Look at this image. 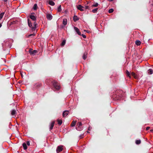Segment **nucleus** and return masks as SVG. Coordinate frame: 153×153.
<instances>
[{
    "mask_svg": "<svg viewBox=\"0 0 153 153\" xmlns=\"http://www.w3.org/2000/svg\"><path fill=\"white\" fill-rule=\"evenodd\" d=\"M30 18L33 21V24L31 22L29 19H28V24L29 26L31 28L32 31H34L36 28L37 24L35 22L36 20V17L35 16L32 15L30 16Z\"/></svg>",
    "mask_w": 153,
    "mask_h": 153,
    "instance_id": "obj_1",
    "label": "nucleus"
},
{
    "mask_svg": "<svg viewBox=\"0 0 153 153\" xmlns=\"http://www.w3.org/2000/svg\"><path fill=\"white\" fill-rule=\"evenodd\" d=\"M53 85L55 88L56 90H59L60 88V87L59 84L56 82L54 81L53 82Z\"/></svg>",
    "mask_w": 153,
    "mask_h": 153,
    "instance_id": "obj_2",
    "label": "nucleus"
},
{
    "mask_svg": "<svg viewBox=\"0 0 153 153\" xmlns=\"http://www.w3.org/2000/svg\"><path fill=\"white\" fill-rule=\"evenodd\" d=\"M63 146H60L58 147L56 149V152L57 153H59L62 151L63 149Z\"/></svg>",
    "mask_w": 153,
    "mask_h": 153,
    "instance_id": "obj_3",
    "label": "nucleus"
},
{
    "mask_svg": "<svg viewBox=\"0 0 153 153\" xmlns=\"http://www.w3.org/2000/svg\"><path fill=\"white\" fill-rule=\"evenodd\" d=\"M77 8L78 9L80 10L81 11H83L84 10V7L81 6L80 5H78L77 7Z\"/></svg>",
    "mask_w": 153,
    "mask_h": 153,
    "instance_id": "obj_4",
    "label": "nucleus"
},
{
    "mask_svg": "<svg viewBox=\"0 0 153 153\" xmlns=\"http://www.w3.org/2000/svg\"><path fill=\"white\" fill-rule=\"evenodd\" d=\"M74 29L77 33L79 35H81V32L79 31V29L76 27H74Z\"/></svg>",
    "mask_w": 153,
    "mask_h": 153,
    "instance_id": "obj_5",
    "label": "nucleus"
},
{
    "mask_svg": "<svg viewBox=\"0 0 153 153\" xmlns=\"http://www.w3.org/2000/svg\"><path fill=\"white\" fill-rule=\"evenodd\" d=\"M82 125V123L81 122H79L78 123L77 126L78 128H77V130H80L82 129V128H80V126Z\"/></svg>",
    "mask_w": 153,
    "mask_h": 153,
    "instance_id": "obj_6",
    "label": "nucleus"
},
{
    "mask_svg": "<svg viewBox=\"0 0 153 153\" xmlns=\"http://www.w3.org/2000/svg\"><path fill=\"white\" fill-rule=\"evenodd\" d=\"M69 112L68 111H65L63 113V117H66L69 114Z\"/></svg>",
    "mask_w": 153,
    "mask_h": 153,
    "instance_id": "obj_7",
    "label": "nucleus"
},
{
    "mask_svg": "<svg viewBox=\"0 0 153 153\" xmlns=\"http://www.w3.org/2000/svg\"><path fill=\"white\" fill-rule=\"evenodd\" d=\"M47 18L48 19L51 20L52 19V16L51 14H47Z\"/></svg>",
    "mask_w": 153,
    "mask_h": 153,
    "instance_id": "obj_8",
    "label": "nucleus"
},
{
    "mask_svg": "<svg viewBox=\"0 0 153 153\" xmlns=\"http://www.w3.org/2000/svg\"><path fill=\"white\" fill-rule=\"evenodd\" d=\"M54 123H55V122L54 121L52 122V123H51V124L50 125V130H52L53 129V126H54Z\"/></svg>",
    "mask_w": 153,
    "mask_h": 153,
    "instance_id": "obj_9",
    "label": "nucleus"
},
{
    "mask_svg": "<svg viewBox=\"0 0 153 153\" xmlns=\"http://www.w3.org/2000/svg\"><path fill=\"white\" fill-rule=\"evenodd\" d=\"M67 21L66 19H64L63 20V24L64 25H65L67 24Z\"/></svg>",
    "mask_w": 153,
    "mask_h": 153,
    "instance_id": "obj_10",
    "label": "nucleus"
},
{
    "mask_svg": "<svg viewBox=\"0 0 153 153\" xmlns=\"http://www.w3.org/2000/svg\"><path fill=\"white\" fill-rule=\"evenodd\" d=\"M87 53H85L82 56L83 59L84 60H85L87 57Z\"/></svg>",
    "mask_w": 153,
    "mask_h": 153,
    "instance_id": "obj_11",
    "label": "nucleus"
},
{
    "mask_svg": "<svg viewBox=\"0 0 153 153\" xmlns=\"http://www.w3.org/2000/svg\"><path fill=\"white\" fill-rule=\"evenodd\" d=\"M76 121H73L71 123V126L72 127H73L75 126Z\"/></svg>",
    "mask_w": 153,
    "mask_h": 153,
    "instance_id": "obj_12",
    "label": "nucleus"
},
{
    "mask_svg": "<svg viewBox=\"0 0 153 153\" xmlns=\"http://www.w3.org/2000/svg\"><path fill=\"white\" fill-rule=\"evenodd\" d=\"M16 111L14 109H13L11 111V114L12 115H14L16 114Z\"/></svg>",
    "mask_w": 153,
    "mask_h": 153,
    "instance_id": "obj_13",
    "label": "nucleus"
},
{
    "mask_svg": "<svg viewBox=\"0 0 153 153\" xmlns=\"http://www.w3.org/2000/svg\"><path fill=\"white\" fill-rule=\"evenodd\" d=\"M22 146H23L24 149L25 150L26 149H27V145L25 143H24L22 144Z\"/></svg>",
    "mask_w": 153,
    "mask_h": 153,
    "instance_id": "obj_14",
    "label": "nucleus"
},
{
    "mask_svg": "<svg viewBox=\"0 0 153 153\" xmlns=\"http://www.w3.org/2000/svg\"><path fill=\"white\" fill-rule=\"evenodd\" d=\"M49 4L53 6L55 4L52 1H50L49 2Z\"/></svg>",
    "mask_w": 153,
    "mask_h": 153,
    "instance_id": "obj_15",
    "label": "nucleus"
},
{
    "mask_svg": "<svg viewBox=\"0 0 153 153\" xmlns=\"http://www.w3.org/2000/svg\"><path fill=\"white\" fill-rule=\"evenodd\" d=\"M57 121L58 122V123L59 125H60L62 124V120H57Z\"/></svg>",
    "mask_w": 153,
    "mask_h": 153,
    "instance_id": "obj_16",
    "label": "nucleus"
},
{
    "mask_svg": "<svg viewBox=\"0 0 153 153\" xmlns=\"http://www.w3.org/2000/svg\"><path fill=\"white\" fill-rule=\"evenodd\" d=\"M135 44L137 45H139L141 44V42L139 40H137L135 42Z\"/></svg>",
    "mask_w": 153,
    "mask_h": 153,
    "instance_id": "obj_17",
    "label": "nucleus"
},
{
    "mask_svg": "<svg viewBox=\"0 0 153 153\" xmlns=\"http://www.w3.org/2000/svg\"><path fill=\"white\" fill-rule=\"evenodd\" d=\"M148 73L150 74H153V70L151 69H150L148 70Z\"/></svg>",
    "mask_w": 153,
    "mask_h": 153,
    "instance_id": "obj_18",
    "label": "nucleus"
},
{
    "mask_svg": "<svg viewBox=\"0 0 153 153\" xmlns=\"http://www.w3.org/2000/svg\"><path fill=\"white\" fill-rule=\"evenodd\" d=\"M79 20L78 18L76 16H74V20L75 22H76Z\"/></svg>",
    "mask_w": 153,
    "mask_h": 153,
    "instance_id": "obj_19",
    "label": "nucleus"
},
{
    "mask_svg": "<svg viewBox=\"0 0 153 153\" xmlns=\"http://www.w3.org/2000/svg\"><path fill=\"white\" fill-rule=\"evenodd\" d=\"M98 4L97 2H94L92 5L93 7H97L98 6Z\"/></svg>",
    "mask_w": 153,
    "mask_h": 153,
    "instance_id": "obj_20",
    "label": "nucleus"
},
{
    "mask_svg": "<svg viewBox=\"0 0 153 153\" xmlns=\"http://www.w3.org/2000/svg\"><path fill=\"white\" fill-rule=\"evenodd\" d=\"M57 10L58 12H61L62 11L61 5H60L58 7Z\"/></svg>",
    "mask_w": 153,
    "mask_h": 153,
    "instance_id": "obj_21",
    "label": "nucleus"
},
{
    "mask_svg": "<svg viewBox=\"0 0 153 153\" xmlns=\"http://www.w3.org/2000/svg\"><path fill=\"white\" fill-rule=\"evenodd\" d=\"M141 143V141L140 140H136L135 143L137 144H139Z\"/></svg>",
    "mask_w": 153,
    "mask_h": 153,
    "instance_id": "obj_22",
    "label": "nucleus"
},
{
    "mask_svg": "<svg viewBox=\"0 0 153 153\" xmlns=\"http://www.w3.org/2000/svg\"><path fill=\"white\" fill-rule=\"evenodd\" d=\"M98 10V8H95L94 9L92 10V12L94 13H97Z\"/></svg>",
    "mask_w": 153,
    "mask_h": 153,
    "instance_id": "obj_23",
    "label": "nucleus"
},
{
    "mask_svg": "<svg viewBox=\"0 0 153 153\" xmlns=\"http://www.w3.org/2000/svg\"><path fill=\"white\" fill-rule=\"evenodd\" d=\"M4 13L3 12L1 13V14H0V20L2 18Z\"/></svg>",
    "mask_w": 153,
    "mask_h": 153,
    "instance_id": "obj_24",
    "label": "nucleus"
},
{
    "mask_svg": "<svg viewBox=\"0 0 153 153\" xmlns=\"http://www.w3.org/2000/svg\"><path fill=\"white\" fill-rule=\"evenodd\" d=\"M131 75L133 77H134V78H137V76H136V75L133 72H132L131 73Z\"/></svg>",
    "mask_w": 153,
    "mask_h": 153,
    "instance_id": "obj_25",
    "label": "nucleus"
},
{
    "mask_svg": "<svg viewBox=\"0 0 153 153\" xmlns=\"http://www.w3.org/2000/svg\"><path fill=\"white\" fill-rule=\"evenodd\" d=\"M126 74H127V76H128L129 77V78H130V73L128 71H126Z\"/></svg>",
    "mask_w": 153,
    "mask_h": 153,
    "instance_id": "obj_26",
    "label": "nucleus"
},
{
    "mask_svg": "<svg viewBox=\"0 0 153 153\" xmlns=\"http://www.w3.org/2000/svg\"><path fill=\"white\" fill-rule=\"evenodd\" d=\"M37 5L36 4H35L33 7V9L34 10H36L37 9Z\"/></svg>",
    "mask_w": 153,
    "mask_h": 153,
    "instance_id": "obj_27",
    "label": "nucleus"
},
{
    "mask_svg": "<svg viewBox=\"0 0 153 153\" xmlns=\"http://www.w3.org/2000/svg\"><path fill=\"white\" fill-rule=\"evenodd\" d=\"M36 51L34 50L31 52H30L31 54H34L36 53Z\"/></svg>",
    "mask_w": 153,
    "mask_h": 153,
    "instance_id": "obj_28",
    "label": "nucleus"
},
{
    "mask_svg": "<svg viewBox=\"0 0 153 153\" xmlns=\"http://www.w3.org/2000/svg\"><path fill=\"white\" fill-rule=\"evenodd\" d=\"M65 40H63L61 43V45L62 46H63L65 44Z\"/></svg>",
    "mask_w": 153,
    "mask_h": 153,
    "instance_id": "obj_29",
    "label": "nucleus"
},
{
    "mask_svg": "<svg viewBox=\"0 0 153 153\" xmlns=\"http://www.w3.org/2000/svg\"><path fill=\"white\" fill-rule=\"evenodd\" d=\"M114 11V10L112 9H111L109 10L108 12L109 13H112Z\"/></svg>",
    "mask_w": 153,
    "mask_h": 153,
    "instance_id": "obj_30",
    "label": "nucleus"
},
{
    "mask_svg": "<svg viewBox=\"0 0 153 153\" xmlns=\"http://www.w3.org/2000/svg\"><path fill=\"white\" fill-rule=\"evenodd\" d=\"M84 7V9H89V7L88 6L85 5Z\"/></svg>",
    "mask_w": 153,
    "mask_h": 153,
    "instance_id": "obj_31",
    "label": "nucleus"
},
{
    "mask_svg": "<svg viewBox=\"0 0 153 153\" xmlns=\"http://www.w3.org/2000/svg\"><path fill=\"white\" fill-rule=\"evenodd\" d=\"M35 86L37 87H39L40 86V84L39 83H36L35 85Z\"/></svg>",
    "mask_w": 153,
    "mask_h": 153,
    "instance_id": "obj_32",
    "label": "nucleus"
},
{
    "mask_svg": "<svg viewBox=\"0 0 153 153\" xmlns=\"http://www.w3.org/2000/svg\"><path fill=\"white\" fill-rule=\"evenodd\" d=\"M35 34H34V33L30 34L28 36V37H29L32 36H35Z\"/></svg>",
    "mask_w": 153,
    "mask_h": 153,
    "instance_id": "obj_33",
    "label": "nucleus"
},
{
    "mask_svg": "<svg viewBox=\"0 0 153 153\" xmlns=\"http://www.w3.org/2000/svg\"><path fill=\"white\" fill-rule=\"evenodd\" d=\"M82 37L84 38H86V36L84 34H82Z\"/></svg>",
    "mask_w": 153,
    "mask_h": 153,
    "instance_id": "obj_34",
    "label": "nucleus"
},
{
    "mask_svg": "<svg viewBox=\"0 0 153 153\" xmlns=\"http://www.w3.org/2000/svg\"><path fill=\"white\" fill-rule=\"evenodd\" d=\"M27 145L28 146H30V143L29 142V141H27Z\"/></svg>",
    "mask_w": 153,
    "mask_h": 153,
    "instance_id": "obj_35",
    "label": "nucleus"
},
{
    "mask_svg": "<svg viewBox=\"0 0 153 153\" xmlns=\"http://www.w3.org/2000/svg\"><path fill=\"white\" fill-rule=\"evenodd\" d=\"M86 32L88 33H91V32L90 30H87Z\"/></svg>",
    "mask_w": 153,
    "mask_h": 153,
    "instance_id": "obj_36",
    "label": "nucleus"
},
{
    "mask_svg": "<svg viewBox=\"0 0 153 153\" xmlns=\"http://www.w3.org/2000/svg\"><path fill=\"white\" fill-rule=\"evenodd\" d=\"M149 128H150V127H146V130H148L149 129Z\"/></svg>",
    "mask_w": 153,
    "mask_h": 153,
    "instance_id": "obj_37",
    "label": "nucleus"
},
{
    "mask_svg": "<svg viewBox=\"0 0 153 153\" xmlns=\"http://www.w3.org/2000/svg\"><path fill=\"white\" fill-rule=\"evenodd\" d=\"M80 137L81 138H82V135H81L80 136Z\"/></svg>",
    "mask_w": 153,
    "mask_h": 153,
    "instance_id": "obj_38",
    "label": "nucleus"
},
{
    "mask_svg": "<svg viewBox=\"0 0 153 153\" xmlns=\"http://www.w3.org/2000/svg\"><path fill=\"white\" fill-rule=\"evenodd\" d=\"M2 25L1 24H0V28L1 27Z\"/></svg>",
    "mask_w": 153,
    "mask_h": 153,
    "instance_id": "obj_39",
    "label": "nucleus"
},
{
    "mask_svg": "<svg viewBox=\"0 0 153 153\" xmlns=\"http://www.w3.org/2000/svg\"><path fill=\"white\" fill-rule=\"evenodd\" d=\"M4 1L5 2H6L7 1V0H4Z\"/></svg>",
    "mask_w": 153,
    "mask_h": 153,
    "instance_id": "obj_40",
    "label": "nucleus"
},
{
    "mask_svg": "<svg viewBox=\"0 0 153 153\" xmlns=\"http://www.w3.org/2000/svg\"><path fill=\"white\" fill-rule=\"evenodd\" d=\"M150 131H153V130H150Z\"/></svg>",
    "mask_w": 153,
    "mask_h": 153,
    "instance_id": "obj_41",
    "label": "nucleus"
},
{
    "mask_svg": "<svg viewBox=\"0 0 153 153\" xmlns=\"http://www.w3.org/2000/svg\"><path fill=\"white\" fill-rule=\"evenodd\" d=\"M86 31H87V30H84V31H86Z\"/></svg>",
    "mask_w": 153,
    "mask_h": 153,
    "instance_id": "obj_42",
    "label": "nucleus"
},
{
    "mask_svg": "<svg viewBox=\"0 0 153 153\" xmlns=\"http://www.w3.org/2000/svg\"><path fill=\"white\" fill-rule=\"evenodd\" d=\"M88 130H90L89 128H88Z\"/></svg>",
    "mask_w": 153,
    "mask_h": 153,
    "instance_id": "obj_43",
    "label": "nucleus"
}]
</instances>
